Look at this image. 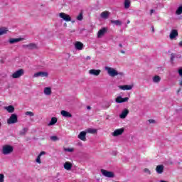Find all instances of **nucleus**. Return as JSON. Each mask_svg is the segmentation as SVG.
I'll return each instance as SVG.
<instances>
[{
	"label": "nucleus",
	"instance_id": "nucleus-12",
	"mask_svg": "<svg viewBox=\"0 0 182 182\" xmlns=\"http://www.w3.org/2000/svg\"><path fill=\"white\" fill-rule=\"evenodd\" d=\"M124 132V129H116L113 133H112V136H114V137H117V136H120L122 134H123V132Z\"/></svg>",
	"mask_w": 182,
	"mask_h": 182
},
{
	"label": "nucleus",
	"instance_id": "nucleus-20",
	"mask_svg": "<svg viewBox=\"0 0 182 182\" xmlns=\"http://www.w3.org/2000/svg\"><path fill=\"white\" fill-rule=\"evenodd\" d=\"M4 109L6 110L8 113H14V112H15V107H14V105H9L4 107Z\"/></svg>",
	"mask_w": 182,
	"mask_h": 182
},
{
	"label": "nucleus",
	"instance_id": "nucleus-8",
	"mask_svg": "<svg viewBox=\"0 0 182 182\" xmlns=\"http://www.w3.org/2000/svg\"><path fill=\"white\" fill-rule=\"evenodd\" d=\"M177 36H178V31L176 29L171 30V31L169 34L170 39L171 41H173V39H176V38H177Z\"/></svg>",
	"mask_w": 182,
	"mask_h": 182
},
{
	"label": "nucleus",
	"instance_id": "nucleus-49",
	"mask_svg": "<svg viewBox=\"0 0 182 182\" xmlns=\"http://www.w3.org/2000/svg\"><path fill=\"white\" fill-rule=\"evenodd\" d=\"M27 129L26 128H23V132H27Z\"/></svg>",
	"mask_w": 182,
	"mask_h": 182
},
{
	"label": "nucleus",
	"instance_id": "nucleus-22",
	"mask_svg": "<svg viewBox=\"0 0 182 182\" xmlns=\"http://www.w3.org/2000/svg\"><path fill=\"white\" fill-rule=\"evenodd\" d=\"M72 167H73V165H72V163L69 161H67L64 164L65 170H67V171L72 170Z\"/></svg>",
	"mask_w": 182,
	"mask_h": 182
},
{
	"label": "nucleus",
	"instance_id": "nucleus-34",
	"mask_svg": "<svg viewBox=\"0 0 182 182\" xmlns=\"http://www.w3.org/2000/svg\"><path fill=\"white\" fill-rule=\"evenodd\" d=\"M64 151H68V153H73L75 149L73 148H64Z\"/></svg>",
	"mask_w": 182,
	"mask_h": 182
},
{
	"label": "nucleus",
	"instance_id": "nucleus-23",
	"mask_svg": "<svg viewBox=\"0 0 182 182\" xmlns=\"http://www.w3.org/2000/svg\"><path fill=\"white\" fill-rule=\"evenodd\" d=\"M60 113L63 117H72V114L68 111L62 110Z\"/></svg>",
	"mask_w": 182,
	"mask_h": 182
},
{
	"label": "nucleus",
	"instance_id": "nucleus-14",
	"mask_svg": "<svg viewBox=\"0 0 182 182\" xmlns=\"http://www.w3.org/2000/svg\"><path fill=\"white\" fill-rule=\"evenodd\" d=\"M78 139H80V140H82V141H86V132L82 131L81 132L78 136H77Z\"/></svg>",
	"mask_w": 182,
	"mask_h": 182
},
{
	"label": "nucleus",
	"instance_id": "nucleus-18",
	"mask_svg": "<svg viewBox=\"0 0 182 182\" xmlns=\"http://www.w3.org/2000/svg\"><path fill=\"white\" fill-rule=\"evenodd\" d=\"M156 171L158 174H162L163 171H164V166L158 165L156 168Z\"/></svg>",
	"mask_w": 182,
	"mask_h": 182
},
{
	"label": "nucleus",
	"instance_id": "nucleus-11",
	"mask_svg": "<svg viewBox=\"0 0 182 182\" xmlns=\"http://www.w3.org/2000/svg\"><path fill=\"white\" fill-rule=\"evenodd\" d=\"M128 101H129V97L122 98V96H118L115 99V102L117 103H124V102H128Z\"/></svg>",
	"mask_w": 182,
	"mask_h": 182
},
{
	"label": "nucleus",
	"instance_id": "nucleus-16",
	"mask_svg": "<svg viewBox=\"0 0 182 182\" xmlns=\"http://www.w3.org/2000/svg\"><path fill=\"white\" fill-rule=\"evenodd\" d=\"M127 114H129V109H124L119 114V117L120 119H126V117H127Z\"/></svg>",
	"mask_w": 182,
	"mask_h": 182
},
{
	"label": "nucleus",
	"instance_id": "nucleus-1",
	"mask_svg": "<svg viewBox=\"0 0 182 182\" xmlns=\"http://www.w3.org/2000/svg\"><path fill=\"white\" fill-rule=\"evenodd\" d=\"M105 70L107 72L109 76H111V77H114V76H117L118 75H123V73H118L116 69L112 68V67H105Z\"/></svg>",
	"mask_w": 182,
	"mask_h": 182
},
{
	"label": "nucleus",
	"instance_id": "nucleus-38",
	"mask_svg": "<svg viewBox=\"0 0 182 182\" xmlns=\"http://www.w3.org/2000/svg\"><path fill=\"white\" fill-rule=\"evenodd\" d=\"M175 58H176V54L171 53V62H173Z\"/></svg>",
	"mask_w": 182,
	"mask_h": 182
},
{
	"label": "nucleus",
	"instance_id": "nucleus-43",
	"mask_svg": "<svg viewBox=\"0 0 182 182\" xmlns=\"http://www.w3.org/2000/svg\"><path fill=\"white\" fill-rule=\"evenodd\" d=\"M178 46H180L181 48H182V41H181V42H179Z\"/></svg>",
	"mask_w": 182,
	"mask_h": 182
},
{
	"label": "nucleus",
	"instance_id": "nucleus-25",
	"mask_svg": "<svg viewBox=\"0 0 182 182\" xmlns=\"http://www.w3.org/2000/svg\"><path fill=\"white\" fill-rule=\"evenodd\" d=\"M58 123V118L56 117H52L51 120L48 123V126H53Z\"/></svg>",
	"mask_w": 182,
	"mask_h": 182
},
{
	"label": "nucleus",
	"instance_id": "nucleus-7",
	"mask_svg": "<svg viewBox=\"0 0 182 182\" xmlns=\"http://www.w3.org/2000/svg\"><path fill=\"white\" fill-rule=\"evenodd\" d=\"M59 16L60 18L63 19V21H65V22H70V21H72V18L70 17V16L65 13H60Z\"/></svg>",
	"mask_w": 182,
	"mask_h": 182
},
{
	"label": "nucleus",
	"instance_id": "nucleus-40",
	"mask_svg": "<svg viewBox=\"0 0 182 182\" xmlns=\"http://www.w3.org/2000/svg\"><path fill=\"white\" fill-rule=\"evenodd\" d=\"M178 72L179 76H182V68H180V69L178 70Z\"/></svg>",
	"mask_w": 182,
	"mask_h": 182
},
{
	"label": "nucleus",
	"instance_id": "nucleus-37",
	"mask_svg": "<svg viewBox=\"0 0 182 182\" xmlns=\"http://www.w3.org/2000/svg\"><path fill=\"white\" fill-rule=\"evenodd\" d=\"M4 178H5V176L4 175V173H1L0 174V182H4Z\"/></svg>",
	"mask_w": 182,
	"mask_h": 182
},
{
	"label": "nucleus",
	"instance_id": "nucleus-51",
	"mask_svg": "<svg viewBox=\"0 0 182 182\" xmlns=\"http://www.w3.org/2000/svg\"><path fill=\"white\" fill-rule=\"evenodd\" d=\"M152 32H154V27L152 26Z\"/></svg>",
	"mask_w": 182,
	"mask_h": 182
},
{
	"label": "nucleus",
	"instance_id": "nucleus-28",
	"mask_svg": "<svg viewBox=\"0 0 182 182\" xmlns=\"http://www.w3.org/2000/svg\"><path fill=\"white\" fill-rule=\"evenodd\" d=\"M8 33V28L5 27L0 28V36L1 35H5Z\"/></svg>",
	"mask_w": 182,
	"mask_h": 182
},
{
	"label": "nucleus",
	"instance_id": "nucleus-5",
	"mask_svg": "<svg viewBox=\"0 0 182 182\" xmlns=\"http://www.w3.org/2000/svg\"><path fill=\"white\" fill-rule=\"evenodd\" d=\"M23 73H25V70L23 69H19L12 74L11 77L13 79H18V77L23 76Z\"/></svg>",
	"mask_w": 182,
	"mask_h": 182
},
{
	"label": "nucleus",
	"instance_id": "nucleus-42",
	"mask_svg": "<svg viewBox=\"0 0 182 182\" xmlns=\"http://www.w3.org/2000/svg\"><path fill=\"white\" fill-rule=\"evenodd\" d=\"M154 12H155V11L154 9H151V11H150L151 15H152Z\"/></svg>",
	"mask_w": 182,
	"mask_h": 182
},
{
	"label": "nucleus",
	"instance_id": "nucleus-2",
	"mask_svg": "<svg viewBox=\"0 0 182 182\" xmlns=\"http://www.w3.org/2000/svg\"><path fill=\"white\" fill-rule=\"evenodd\" d=\"M14 151V147L10 145H5L2 148V154H4L5 156L8 154H11Z\"/></svg>",
	"mask_w": 182,
	"mask_h": 182
},
{
	"label": "nucleus",
	"instance_id": "nucleus-30",
	"mask_svg": "<svg viewBox=\"0 0 182 182\" xmlns=\"http://www.w3.org/2000/svg\"><path fill=\"white\" fill-rule=\"evenodd\" d=\"M87 133H90L91 134H96L97 133V130L92 128H89L87 129Z\"/></svg>",
	"mask_w": 182,
	"mask_h": 182
},
{
	"label": "nucleus",
	"instance_id": "nucleus-4",
	"mask_svg": "<svg viewBox=\"0 0 182 182\" xmlns=\"http://www.w3.org/2000/svg\"><path fill=\"white\" fill-rule=\"evenodd\" d=\"M7 123L8 124H14V123H18V115H16V114H12L7 119Z\"/></svg>",
	"mask_w": 182,
	"mask_h": 182
},
{
	"label": "nucleus",
	"instance_id": "nucleus-33",
	"mask_svg": "<svg viewBox=\"0 0 182 182\" xmlns=\"http://www.w3.org/2000/svg\"><path fill=\"white\" fill-rule=\"evenodd\" d=\"M26 116H30V117H33L35 116V114L31 111H27L25 113Z\"/></svg>",
	"mask_w": 182,
	"mask_h": 182
},
{
	"label": "nucleus",
	"instance_id": "nucleus-26",
	"mask_svg": "<svg viewBox=\"0 0 182 182\" xmlns=\"http://www.w3.org/2000/svg\"><path fill=\"white\" fill-rule=\"evenodd\" d=\"M109 11H103L102 13H101L100 16L103 19H107V18H109Z\"/></svg>",
	"mask_w": 182,
	"mask_h": 182
},
{
	"label": "nucleus",
	"instance_id": "nucleus-19",
	"mask_svg": "<svg viewBox=\"0 0 182 182\" xmlns=\"http://www.w3.org/2000/svg\"><path fill=\"white\" fill-rule=\"evenodd\" d=\"M75 48L77 50H82L83 49V43L80 41H77L75 44Z\"/></svg>",
	"mask_w": 182,
	"mask_h": 182
},
{
	"label": "nucleus",
	"instance_id": "nucleus-6",
	"mask_svg": "<svg viewBox=\"0 0 182 182\" xmlns=\"http://www.w3.org/2000/svg\"><path fill=\"white\" fill-rule=\"evenodd\" d=\"M101 173L104 177H107L108 178H113V177H114V173L113 172L105 169H101Z\"/></svg>",
	"mask_w": 182,
	"mask_h": 182
},
{
	"label": "nucleus",
	"instance_id": "nucleus-27",
	"mask_svg": "<svg viewBox=\"0 0 182 182\" xmlns=\"http://www.w3.org/2000/svg\"><path fill=\"white\" fill-rule=\"evenodd\" d=\"M130 0H124V6L125 9H129L130 8Z\"/></svg>",
	"mask_w": 182,
	"mask_h": 182
},
{
	"label": "nucleus",
	"instance_id": "nucleus-41",
	"mask_svg": "<svg viewBox=\"0 0 182 182\" xmlns=\"http://www.w3.org/2000/svg\"><path fill=\"white\" fill-rule=\"evenodd\" d=\"M149 122L151 124L156 123V121L154 119H149Z\"/></svg>",
	"mask_w": 182,
	"mask_h": 182
},
{
	"label": "nucleus",
	"instance_id": "nucleus-29",
	"mask_svg": "<svg viewBox=\"0 0 182 182\" xmlns=\"http://www.w3.org/2000/svg\"><path fill=\"white\" fill-rule=\"evenodd\" d=\"M161 80V78L159 75H156L153 77V82L154 83H159Z\"/></svg>",
	"mask_w": 182,
	"mask_h": 182
},
{
	"label": "nucleus",
	"instance_id": "nucleus-45",
	"mask_svg": "<svg viewBox=\"0 0 182 182\" xmlns=\"http://www.w3.org/2000/svg\"><path fill=\"white\" fill-rule=\"evenodd\" d=\"M90 109H92V107H91L90 106H87V110H90Z\"/></svg>",
	"mask_w": 182,
	"mask_h": 182
},
{
	"label": "nucleus",
	"instance_id": "nucleus-39",
	"mask_svg": "<svg viewBox=\"0 0 182 182\" xmlns=\"http://www.w3.org/2000/svg\"><path fill=\"white\" fill-rule=\"evenodd\" d=\"M144 173H146V174H151V172L149 170V168H145L144 170Z\"/></svg>",
	"mask_w": 182,
	"mask_h": 182
},
{
	"label": "nucleus",
	"instance_id": "nucleus-9",
	"mask_svg": "<svg viewBox=\"0 0 182 182\" xmlns=\"http://www.w3.org/2000/svg\"><path fill=\"white\" fill-rule=\"evenodd\" d=\"M48 73L46 72H38L33 75V77H48Z\"/></svg>",
	"mask_w": 182,
	"mask_h": 182
},
{
	"label": "nucleus",
	"instance_id": "nucleus-35",
	"mask_svg": "<svg viewBox=\"0 0 182 182\" xmlns=\"http://www.w3.org/2000/svg\"><path fill=\"white\" fill-rule=\"evenodd\" d=\"M50 140L52 141H59V137H58L57 136H51L50 137Z\"/></svg>",
	"mask_w": 182,
	"mask_h": 182
},
{
	"label": "nucleus",
	"instance_id": "nucleus-50",
	"mask_svg": "<svg viewBox=\"0 0 182 182\" xmlns=\"http://www.w3.org/2000/svg\"><path fill=\"white\" fill-rule=\"evenodd\" d=\"M64 26L67 27L68 24L66 23H64Z\"/></svg>",
	"mask_w": 182,
	"mask_h": 182
},
{
	"label": "nucleus",
	"instance_id": "nucleus-13",
	"mask_svg": "<svg viewBox=\"0 0 182 182\" xmlns=\"http://www.w3.org/2000/svg\"><path fill=\"white\" fill-rule=\"evenodd\" d=\"M119 89H121V90H132V89H133V85H119Z\"/></svg>",
	"mask_w": 182,
	"mask_h": 182
},
{
	"label": "nucleus",
	"instance_id": "nucleus-10",
	"mask_svg": "<svg viewBox=\"0 0 182 182\" xmlns=\"http://www.w3.org/2000/svg\"><path fill=\"white\" fill-rule=\"evenodd\" d=\"M106 32H107V28H102V29L99 30L97 33V38H103V36H105L106 34Z\"/></svg>",
	"mask_w": 182,
	"mask_h": 182
},
{
	"label": "nucleus",
	"instance_id": "nucleus-48",
	"mask_svg": "<svg viewBox=\"0 0 182 182\" xmlns=\"http://www.w3.org/2000/svg\"><path fill=\"white\" fill-rule=\"evenodd\" d=\"M121 53H126V52L124 50H121Z\"/></svg>",
	"mask_w": 182,
	"mask_h": 182
},
{
	"label": "nucleus",
	"instance_id": "nucleus-31",
	"mask_svg": "<svg viewBox=\"0 0 182 182\" xmlns=\"http://www.w3.org/2000/svg\"><path fill=\"white\" fill-rule=\"evenodd\" d=\"M111 23H114L117 26H120L122 25V22L119 20H112Z\"/></svg>",
	"mask_w": 182,
	"mask_h": 182
},
{
	"label": "nucleus",
	"instance_id": "nucleus-24",
	"mask_svg": "<svg viewBox=\"0 0 182 182\" xmlns=\"http://www.w3.org/2000/svg\"><path fill=\"white\" fill-rule=\"evenodd\" d=\"M45 154H46V152L41 151L36 159V163H38V164H41V163H42V161H41V156H42Z\"/></svg>",
	"mask_w": 182,
	"mask_h": 182
},
{
	"label": "nucleus",
	"instance_id": "nucleus-32",
	"mask_svg": "<svg viewBox=\"0 0 182 182\" xmlns=\"http://www.w3.org/2000/svg\"><path fill=\"white\" fill-rule=\"evenodd\" d=\"M181 14H182V5L178 7L176 11V15H181Z\"/></svg>",
	"mask_w": 182,
	"mask_h": 182
},
{
	"label": "nucleus",
	"instance_id": "nucleus-36",
	"mask_svg": "<svg viewBox=\"0 0 182 182\" xmlns=\"http://www.w3.org/2000/svg\"><path fill=\"white\" fill-rule=\"evenodd\" d=\"M77 21L83 20V13H80V14L77 16Z\"/></svg>",
	"mask_w": 182,
	"mask_h": 182
},
{
	"label": "nucleus",
	"instance_id": "nucleus-46",
	"mask_svg": "<svg viewBox=\"0 0 182 182\" xmlns=\"http://www.w3.org/2000/svg\"><path fill=\"white\" fill-rule=\"evenodd\" d=\"M179 86L182 87V80L179 82Z\"/></svg>",
	"mask_w": 182,
	"mask_h": 182
},
{
	"label": "nucleus",
	"instance_id": "nucleus-15",
	"mask_svg": "<svg viewBox=\"0 0 182 182\" xmlns=\"http://www.w3.org/2000/svg\"><path fill=\"white\" fill-rule=\"evenodd\" d=\"M100 72H102L100 70L92 69L89 70L90 75H93L94 76H99L100 75Z\"/></svg>",
	"mask_w": 182,
	"mask_h": 182
},
{
	"label": "nucleus",
	"instance_id": "nucleus-3",
	"mask_svg": "<svg viewBox=\"0 0 182 182\" xmlns=\"http://www.w3.org/2000/svg\"><path fill=\"white\" fill-rule=\"evenodd\" d=\"M22 48H23V49H28V50H33L34 49H38V45L35 43H30L23 45Z\"/></svg>",
	"mask_w": 182,
	"mask_h": 182
},
{
	"label": "nucleus",
	"instance_id": "nucleus-52",
	"mask_svg": "<svg viewBox=\"0 0 182 182\" xmlns=\"http://www.w3.org/2000/svg\"><path fill=\"white\" fill-rule=\"evenodd\" d=\"M127 23H130V21H127Z\"/></svg>",
	"mask_w": 182,
	"mask_h": 182
},
{
	"label": "nucleus",
	"instance_id": "nucleus-17",
	"mask_svg": "<svg viewBox=\"0 0 182 182\" xmlns=\"http://www.w3.org/2000/svg\"><path fill=\"white\" fill-rule=\"evenodd\" d=\"M22 41H23V38H10L9 40V42L11 45H13L14 43H18V42H21Z\"/></svg>",
	"mask_w": 182,
	"mask_h": 182
},
{
	"label": "nucleus",
	"instance_id": "nucleus-53",
	"mask_svg": "<svg viewBox=\"0 0 182 182\" xmlns=\"http://www.w3.org/2000/svg\"><path fill=\"white\" fill-rule=\"evenodd\" d=\"M1 122H0V127H1Z\"/></svg>",
	"mask_w": 182,
	"mask_h": 182
},
{
	"label": "nucleus",
	"instance_id": "nucleus-44",
	"mask_svg": "<svg viewBox=\"0 0 182 182\" xmlns=\"http://www.w3.org/2000/svg\"><path fill=\"white\" fill-rule=\"evenodd\" d=\"M85 59L86 60H90V56H87Z\"/></svg>",
	"mask_w": 182,
	"mask_h": 182
},
{
	"label": "nucleus",
	"instance_id": "nucleus-21",
	"mask_svg": "<svg viewBox=\"0 0 182 182\" xmlns=\"http://www.w3.org/2000/svg\"><path fill=\"white\" fill-rule=\"evenodd\" d=\"M44 94L46 96H50L52 95V88L50 87H46L44 88Z\"/></svg>",
	"mask_w": 182,
	"mask_h": 182
},
{
	"label": "nucleus",
	"instance_id": "nucleus-47",
	"mask_svg": "<svg viewBox=\"0 0 182 182\" xmlns=\"http://www.w3.org/2000/svg\"><path fill=\"white\" fill-rule=\"evenodd\" d=\"M119 48H123V45H122L121 43L119 44Z\"/></svg>",
	"mask_w": 182,
	"mask_h": 182
}]
</instances>
